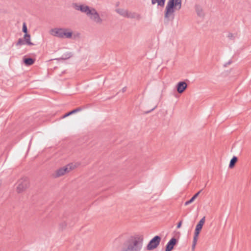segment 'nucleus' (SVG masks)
Segmentation results:
<instances>
[{
  "mask_svg": "<svg viewBox=\"0 0 251 251\" xmlns=\"http://www.w3.org/2000/svg\"><path fill=\"white\" fill-rule=\"evenodd\" d=\"M74 8L82 13H84L93 22L97 24H101L102 23V20L100 17L99 14L97 10L93 7L83 4L78 5L76 3L74 4Z\"/></svg>",
  "mask_w": 251,
  "mask_h": 251,
  "instance_id": "2",
  "label": "nucleus"
},
{
  "mask_svg": "<svg viewBox=\"0 0 251 251\" xmlns=\"http://www.w3.org/2000/svg\"><path fill=\"white\" fill-rule=\"evenodd\" d=\"M198 236H196L194 235V236L193 245H192V249H194L195 248V246L197 244V242L198 240Z\"/></svg>",
  "mask_w": 251,
  "mask_h": 251,
  "instance_id": "23",
  "label": "nucleus"
},
{
  "mask_svg": "<svg viewBox=\"0 0 251 251\" xmlns=\"http://www.w3.org/2000/svg\"><path fill=\"white\" fill-rule=\"evenodd\" d=\"M16 191L18 193L25 191L30 186L29 179L27 177H23L19 179L16 183Z\"/></svg>",
  "mask_w": 251,
  "mask_h": 251,
  "instance_id": "4",
  "label": "nucleus"
},
{
  "mask_svg": "<svg viewBox=\"0 0 251 251\" xmlns=\"http://www.w3.org/2000/svg\"><path fill=\"white\" fill-rule=\"evenodd\" d=\"M238 160V158L236 156H234L230 161V163L229 164V168H232L234 166Z\"/></svg>",
  "mask_w": 251,
  "mask_h": 251,
  "instance_id": "18",
  "label": "nucleus"
},
{
  "mask_svg": "<svg viewBox=\"0 0 251 251\" xmlns=\"http://www.w3.org/2000/svg\"><path fill=\"white\" fill-rule=\"evenodd\" d=\"M161 241V237L156 235L151 239L147 246L148 250H152L159 245Z\"/></svg>",
  "mask_w": 251,
  "mask_h": 251,
  "instance_id": "6",
  "label": "nucleus"
},
{
  "mask_svg": "<svg viewBox=\"0 0 251 251\" xmlns=\"http://www.w3.org/2000/svg\"><path fill=\"white\" fill-rule=\"evenodd\" d=\"M63 28L55 27L50 30V34L54 37L59 38H63Z\"/></svg>",
  "mask_w": 251,
  "mask_h": 251,
  "instance_id": "7",
  "label": "nucleus"
},
{
  "mask_svg": "<svg viewBox=\"0 0 251 251\" xmlns=\"http://www.w3.org/2000/svg\"><path fill=\"white\" fill-rule=\"evenodd\" d=\"M165 1L166 0H151V4L154 5L157 3L158 7H163Z\"/></svg>",
  "mask_w": 251,
  "mask_h": 251,
  "instance_id": "13",
  "label": "nucleus"
},
{
  "mask_svg": "<svg viewBox=\"0 0 251 251\" xmlns=\"http://www.w3.org/2000/svg\"><path fill=\"white\" fill-rule=\"evenodd\" d=\"M187 87V84L185 81H179L176 85V90L179 94H182L186 90Z\"/></svg>",
  "mask_w": 251,
  "mask_h": 251,
  "instance_id": "8",
  "label": "nucleus"
},
{
  "mask_svg": "<svg viewBox=\"0 0 251 251\" xmlns=\"http://www.w3.org/2000/svg\"><path fill=\"white\" fill-rule=\"evenodd\" d=\"M126 18L140 20L142 18V16L140 14L136 12L128 11Z\"/></svg>",
  "mask_w": 251,
  "mask_h": 251,
  "instance_id": "10",
  "label": "nucleus"
},
{
  "mask_svg": "<svg viewBox=\"0 0 251 251\" xmlns=\"http://www.w3.org/2000/svg\"><path fill=\"white\" fill-rule=\"evenodd\" d=\"M25 44V41L22 38H19L17 43H16V46H22Z\"/></svg>",
  "mask_w": 251,
  "mask_h": 251,
  "instance_id": "22",
  "label": "nucleus"
},
{
  "mask_svg": "<svg viewBox=\"0 0 251 251\" xmlns=\"http://www.w3.org/2000/svg\"><path fill=\"white\" fill-rule=\"evenodd\" d=\"M202 191V189L200 190L198 193L195 194L189 201H186L184 204L185 205H188V204L193 202L194 201V200L198 197L199 195L201 193Z\"/></svg>",
  "mask_w": 251,
  "mask_h": 251,
  "instance_id": "14",
  "label": "nucleus"
},
{
  "mask_svg": "<svg viewBox=\"0 0 251 251\" xmlns=\"http://www.w3.org/2000/svg\"><path fill=\"white\" fill-rule=\"evenodd\" d=\"M196 11L198 14V15L200 17L203 16V13L202 12V10L201 7L197 6L196 7Z\"/></svg>",
  "mask_w": 251,
  "mask_h": 251,
  "instance_id": "20",
  "label": "nucleus"
},
{
  "mask_svg": "<svg viewBox=\"0 0 251 251\" xmlns=\"http://www.w3.org/2000/svg\"><path fill=\"white\" fill-rule=\"evenodd\" d=\"M35 60L32 58L28 57L24 59V62L26 66H30L34 63Z\"/></svg>",
  "mask_w": 251,
  "mask_h": 251,
  "instance_id": "16",
  "label": "nucleus"
},
{
  "mask_svg": "<svg viewBox=\"0 0 251 251\" xmlns=\"http://www.w3.org/2000/svg\"><path fill=\"white\" fill-rule=\"evenodd\" d=\"M156 107V106H154L152 109H151V110H149V111H148L146 112V113H149V112H150L151 111H153L155 108Z\"/></svg>",
  "mask_w": 251,
  "mask_h": 251,
  "instance_id": "29",
  "label": "nucleus"
},
{
  "mask_svg": "<svg viewBox=\"0 0 251 251\" xmlns=\"http://www.w3.org/2000/svg\"><path fill=\"white\" fill-rule=\"evenodd\" d=\"M177 243V240L173 237L167 244L165 251H172Z\"/></svg>",
  "mask_w": 251,
  "mask_h": 251,
  "instance_id": "9",
  "label": "nucleus"
},
{
  "mask_svg": "<svg viewBox=\"0 0 251 251\" xmlns=\"http://www.w3.org/2000/svg\"><path fill=\"white\" fill-rule=\"evenodd\" d=\"M74 169L73 164H68L56 171L55 177H58L64 175L66 173L70 172Z\"/></svg>",
  "mask_w": 251,
  "mask_h": 251,
  "instance_id": "5",
  "label": "nucleus"
},
{
  "mask_svg": "<svg viewBox=\"0 0 251 251\" xmlns=\"http://www.w3.org/2000/svg\"><path fill=\"white\" fill-rule=\"evenodd\" d=\"M117 13H118L120 15L122 16L125 18H126L127 15L128 10L122 8H118L116 10Z\"/></svg>",
  "mask_w": 251,
  "mask_h": 251,
  "instance_id": "15",
  "label": "nucleus"
},
{
  "mask_svg": "<svg viewBox=\"0 0 251 251\" xmlns=\"http://www.w3.org/2000/svg\"><path fill=\"white\" fill-rule=\"evenodd\" d=\"M24 41L26 44L32 46L34 44L30 41V35L29 34H26L24 35Z\"/></svg>",
  "mask_w": 251,
  "mask_h": 251,
  "instance_id": "17",
  "label": "nucleus"
},
{
  "mask_svg": "<svg viewBox=\"0 0 251 251\" xmlns=\"http://www.w3.org/2000/svg\"><path fill=\"white\" fill-rule=\"evenodd\" d=\"M227 37L229 39H230L231 40H234L235 39V37L234 36V35L231 33H229L228 34Z\"/></svg>",
  "mask_w": 251,
  "mask_h": 251,
  "instance_id": "26",
  "label": "nucleus"
},
{
  "mask_svg": "<svg viewBox=\"0 0 251 251\" xmlns=\"http://www.w3.org/2000/svg\"><path fill=\"white\" fill-rule=\"evenodd\" d=\"M126 87H124V88L122 89V92H123V93H124V92L126 91Z\"/></svg>",
  "mask_w": 251,
  "mask_h": 251,
  "instance_id": "30",
  "label": "nucleus"
},
{
  "mask_svg": "<svg viewBox=\"0 0 251 251\" xmlns=\"http://www.w3.org/2000/svg\"><path fill=\"white\" fill-rule=\"evenodd\" d=\"M143 241V236H132L123 243L121 251H140Z\"/></svg>",
  "mask_w": 251,
  "mask_h": 251,
  "instance_id": "1",
  "label": "nucleus"
},
{
  "mask_svg": "<svg viewBox=\"0 0 251 251\" xmlns=\"http://www.w3.org/2000/svg\"><path fill=\"white\" fill-rule=\"evenodd\" d=\"M182 0H169L165 10L164 19L167 23L174 19L176 9L179 10L181 7Z\"/></svg>",
  "mask_w": 251,
  "mask_h": 251,
  "instance_id": "3",
  "label": "nucleus"
},
{
  "mask_svg": "<svg viewBox=\"0 0 251 251\" xmlns=\"http://www.w3.org/2000/svg\"><path fill=\"white\" fill-rule=\"evenodd\" d=\"M73 55L72 52H69L66 53H64L62 55V57L61 58L62 59L65 60L70 58Z\"/></svg>",
  "mask_w": 251,
  "mask_h": 251,
  "instance_id": "21",
  "label": "nucleus"
},
{
  "mask_svg": "<svg viewBox=\"0 0 251 251\" xmlns=\"http://www.w3.org/2000/svg\"><path fill=\"white\" fill-rule=\"evenodd\" d=\"M82 110V108L80 107H77L67 113H66L65 115H64L62 117V119H63V118H65L72 114H73L74 113H75L77 112H79V111H80L81 110Z\"/></svg>",
  "mask_w": 251,
  "mask_h": 251,
  "instance_id": "12",
  "label": "nucleus"
},
{
  "mask_svg": "<svg viewBox=\"0 0 251 251\" xmlns=\"http://www.w3.org/2000/svg\"><path fill=\"white\" fill-rule=\"evenodd\" d=\"M64 31L63 32V38H66L70 39L72 38L73 35L72 30L68 28H63Z\"/></svg>",
  "mask_w": 251,
  "mask_h": 251,
  "instance_id": "11",
  "label": "nucleus"
},
{
  "mask_svg": "<svg viewBox=\"0 0 251 251\" xmlns=\"http://www.w3.org/2000/svg\"><path fill=\"white\" fill-rule=\"evenodd\" d=\"M22 30L23 32L25 33V34H28L27 28L25 23H23Z\"/></svg>",
  "mask_w": 251,
  "mask_h": 251,
  "instance_id": "24",
  "label": "nucleus"
},
{
  "mask_svg": "<svg viewBox=\"0 0 251 251\" xmlns=\"http://www.w3.org/2000/svg\"><path fill=\"white\" fill-rule=\"evenodd\" d=\"M66 226V224L65 223H62V224L60 225V227L61 228L63 229Z\"/></svg>",
  "mask_w": 251,
  "mask_h": 251,
  "instance_id": "27",
  "label": "nucleus"
},
{
  "mask_svg": "<svg viewBox=\"0 0 251 251\" xmlns=\"http://www.w3.org/2000/svg\"><path fill=\"white\" fill-rule=\"evenodd\" d=\"M202 226L199 224H198L196 226V228H195V233H194V235L195 236H198L199 234H200V232L201 231V230L202 229Z\"/></svg>",
  "mask_w": 251,
  "mask_h": 251,
  "instance_id": "19",
  "label": "nucleus"
},
{
  "mask_svg": "<svg viewBox=\"0 0 251 251\" xmlns=\"http://www.w3.org/2000/svg\"><path fill=\"white\" fill-rule=\"evenodd\" d=\"M182 225V221H180L177 225V228H179L181 227Z\"/></svg>",
  "mask_w": 251,
  "mask_h": 251,
  "instance_id": "28",
  "label": "nucleus"
},
{
  "mask_svg": "<svg viewBox=\"0 0 251 251\" xmlns=\"http://www.w3.org/2000/svg\"><path fill=\"white\" fill-rule=\"evenodd\" d=\"M204 222H205V217H203L202 218H201V220L199 221L198 224H199L203 226V224H204Z\"/></svg>",
  "mask_w": 251,
  "mask_h": 251,
  "instance_id": "25",
  "label": "nucleus"
}]
</instances>
